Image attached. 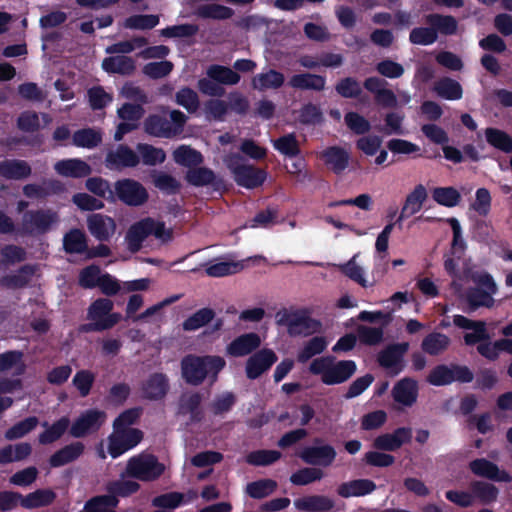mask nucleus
I'll use <instances>...</instances> for the list:
<instances>
[{"instance_id":"1","label":"nucleus","mask_w":512,"mask_h":512,"mask_svg":"<svg viewBox=\"0 0 512 512\" xmlns=\"http://www.w3.org/2000/svg\"><path fill=\"white\" fill-rule=\"evenodd\" d=\"M225 366V359L218 355L188 354L180 362L181 376L191 386H199L206 379L213 385Z\"/></svg>"},{"instance_id":"2","label":"nucleus","mask_w":512,"mask_h":512,"mask_svg":"<svg viewBox=\"0 0 512 512\" xmlns=\"http://www.w3.org/2000/svg\"><path fill=\"white\" fill-rule=\"evenodd\" d=\"M312 375H319L328 386L347 382L357 371L353 360H338L334 356H322L312 360L308 368Z\"/></svg>"},{"instance_id":"3","label":"nucleus","mask_w":512,"mask_h":512,"mask_svg":"<svg viewBox=\"0 0 512 512\" xmlns=\"http://www.w3.org/2000/svg\"><path fill=\"white\" fill-rule=\"evenodd\" d=\"M187 119L180 110L169 111L162 107V113L150 114L145 118L143 128L150 136L172 139L182 134Z\"/></svg>"},{"instance_id":"4","label":"nucleus","mask_w":512,"mask_h":512,"mask_svg":"<svg viewBox=\"0 0 512 512\" xmlns=\"http://www.w3.org/2000/svg\"><path fill=\"white\" fill-rule=\"evenodd\" d=\"M114 303L108 298H98L93 301L87 311L89 323L82 324L80 332H102L113 328L122 318L120 313L112 312Z\"/></svg>"},{"instance_id":"5","label":"nucleus","mask_w":512,"mask_h":512,"mask_svg":"<svg viewBox=\"0 0 512 512\" xmlns=\"http://www.w3.org/2000/svg\"><path fill=\"white\" fill-rule=\"evenodd\" d=\"M150 235L167 241L171 239L172 232L166 230L164 222L145 217L133 223L126 232L125 240L129 251L132 253L138 252L142 248L144 240Z\"/></svg>"},{"instance_id":"6","label":"nucleus","mask_w":512,"mask_h":512,"mask_svg":"<svg viewBox=\"0 0 512 512\" xmlns=\"http://www.w3.org/2000/svg\"><path fill=\"white\" fill-rule=\"evenodd\" d=\"M225 164L240 187L255 189L262 186L267 179L268 174L264 169L245 163L240 154L228 156Z\"/></svg>"},{"instance_id":"7","label":"nucleus","mask_w":512,"mask_h":512,"mask_svg":"<svg viewBox=\"0 0 512 512\" xmlns=\"http://www.w3.org/2000/svg\"><path fill=\"white\" fill-rule=\"evenodd\" d=\"M474 282L476 286L467 288L464 294L469 312L476 311L481 307L492 308L495 303L493 296L498 291L493 276L488 272H483L474 278Z\"/></svg>"},{"instance_id":"8","label":"nucleus","mask_w":512,"mask_h":512,"mask_svg":"<svg viewBox=\"0 0 512 512\" xmlns=\"http://www.w3.org/2000/svg\"><path fill=\"white\" fill-rule=\"evenodd\" d=\"M164 471V464L160 463L155 455L146 453L131 457L126 466V473L129 477L143 482L159 479Z\"/></svg>"},{"instance_id":"9","label":"nucleus","mask_w":512,"mask_h":512,"mask_svg":"<svg viewBox=\"0 0 512 512\" xmlns=\"http://www.w3.org/2000/svg\"><path fill=\"white\" fill-rule=\"evenodd\" d=\"M474 379L473 372L465 365L445 364L435 366L427 376V382L433 386H445L455 381L470 383Z\"/></svg>"},{"instance_id":"10","label":"nucleus","mask_w":512,"mask_h":512,"mask_svg":"<svg viewBox=\"0 0 512 512\" xmlns=\"http://www.w3.org/2000/svg\"><path fill=\"white\" fill-rule=\"evenodd\" d=\"M118 199L130 207L144 205L149 199V193L142 183L135 179L123 178L114 183V200Z\"/></svg>"},{"instance_id":"11","label":"nucleus","mask_w":512,"mask_h":512,"mask_svg":"<svg viewBox=\"0 0 512 512\" xmlns=\"http://www.w3.org/2000/svg\"><path fill=\"white\" fill-rule=\"evenodd\" d=\"M57 220V213L50 209L28 210L22 217L21 233L29 236L46 234Z\"/></svg>"},{"instance_id":"12","label":"nucleus","mask_w":512,"mask_h":512,"mask_svg":"<svg viewBox=\"0 0 512 512\" xmlns=\"http://www.w3.org/2000/svg\"><path fill=\"white\" fill-rule=\"evenodd\" d=\"M322 443V438H314V445L304 447L298 454L299 458L312 466L329 467L335 461L337 453L332 445Z\"/></svg>"},{"instance_id":"13","label":"nucleus","mask_w":512,"mask_h":512,"mask_svg":"<svg viewBox=\"0 0 512 512\" xmlns=\"http://www.w3.org/2000/svg\"><path fill=\"white\" fill-rule=\"evenodd\" d=\"M106 419V413L98 409H88L72 423L69 434L74 438H83L97 432Z\"/></svg>"},{"instance_id":"14","label":"nucleus","mask_w":512,"mask_h":512,"mask_svg":"<svg viewBox=\"0 0 512 512\" xmlns=\"http://www.w3.org/2000/svg\"><path fill=\"white\" fill-rule=\"evenodd\" d=\"M142 439L143 432L139 429H114V432L108 438V453L112 458H118L126 451L137 446Z\"/></svg>"},{"instance_id":"15","label":"nucleus","mask_w":512,"mask_h":512,"mask_svg":"<svg viewBox=\"0 0 512 512\" xmlns=\"http://www.w3.org/2000/svg\"><path fill=\"white\" fill-rule=\"evenodd\" d=\"M408 350V342L389 344L378 353L377 362L382 368L397 375L404 370V356Z\"/></svg>"},{"instance_id":"16","label":"nucleus","mask_w":512,"mask_h":512,"mask_svg":"<svg viewBox=\"0 0 512 512\" xmlns=\"http://www.w3.org/2000/svg\"><path fill=\"white\" fill-rule=\"evenodd\" d=\"M277 360V354L270 348H262L256 351L246 361V377L250 380L258 379L269 371Z\"/></svg>"},{"instance_id":"17","label":"nucleus","mask_w":512,"mask_h":512,"mask_svg":"<svg viewBox=\"0 0 512 512\" xmlns=\"http://www.w3.org/2000/svg\"><path fill=\"white\" fill-rule=\"evenodd\" d=\"M140 163V157L129 146L119 144L116 149L106 153L104 165L112 171H120L124 168H133Z\"/></svg>"},{"instance_id":"18","label":"nucleus","mask_w":512,"mask_h":512,"mask_svg":"<svg viewBox=\"0 0 512 512\" xmlns=\"http://www.w3.org/2000/svg\"><path fill=\"white\" fill-rule=\"evenodd\" d=\"M453 323L456 327L472 330V332L465 333L464 342L468 346H473L477 343H482L483 341H488L490 339V335L487 331L486 322L483 320H472L463 315H454Z\"/></svg>"},{"instance_id":"19","label":"nucleus","mask_w":512,"mask_h":512,"mask_svg":"<svg viewBox=\"0 0 512 512\" xmlns=\"http://www.w3.org/2000/svg\"><path fill=\"white\" fill-rule=\"evenodd\" d=\"M412 440V429L410 427H398L392 433H384L377 436L373 441V447L380 451H396L404 444Z\"/></svg>"},{"instance_id":"20","label":"nucleus","mask_w":512,"mask_h":512,"mask_svg":"<svg viewBox=\"0 0 512 512\" xmlns=\"http://www.w3.org/2000/svg\"><path fill=\"white\" fill-rule=\"evenodd\" d=\"M318 157L323 161L326 168L335 175H342L349 166L350 155L341 146H329L322 150Z\"/></svg>"},{"instance_id":"21","label":"nucleus","mask_w":512,"mask_h":512,"mask_svg":"<svg viewBox=\"0 0 512 512\" xmlns=\"http://www.w3.org/2000/svg\"><path fill=\"white\" fill-rule=\"evenodd\" d=\"M87 228L95 239L106 242L115 234L116 222L108 215L92 213L87 217Z\"/></svg>"},{"instance_id":"22","label":"nucleus","mask_w":512,"mask_h":512,"mask_svg":"<svg viewBox=\"0 0 512 512\" xmlns=\"http://www.w3.org/2000/svg\"><path fill=\"white\" fill-rule=\"evenodd\" d=\"M169 379L166 374L155 372L142 383V397L150 401H159L166 397L169 391Z\"/></svg>"},{"instance_id":"23","label":"nucleus","mask_w":512,"mask_h":512,"mask_svg":"<svg viewBox=\"0 0 512 512\" xmlns=\"http://www.w3.org/2000/svg\"><path fill=\"white\" fill-rule=\"evenodd\" d=\"M470 471L479 477L498 482H511L512 476L505 470H500L497 464L486 459L477 458L469 463Z\"/></svg>"},{"instance_id":"24","label":"nucleus","mask_w":512,"mask_h":512,"mask_svg":"<svg viewBox=\"0 0 512 512\" xmlns=\"http://www.w3.org/2000/svg\"><path fill=\"white\" fill-rule=\"evenodd\" d=\"M186 181L195 187L211 186L215 191L224 189L225 183L208 167L189 168L185 175Z\"/></svg>"},{"instance_id":"25","label":"nucleus","mask_w":512,"mask_h":512,"mask_svg":"<svg viewBox=\"0 0 512 512\" xmlns=\"http://www.w3.org/2000/svg\"><path fill=\"white\" fill-rule=\"evenodd\" d=\"M418 393V382L411 377H404L396 382L391 391L393 400L405 407H411L416 403Z\"/></svg>"},{"instance_id":"26","label":"nucleus","mask_w":512,"mask_h":512,"mask_svg":"<svg viewBox=\"0 0 512 512\" xmlns=\"http://www.w3.org/2000/svg\"><path fill=\"white\" fill-rule=\"evenodd\" d=\"M54 169L57 174L69 178H85L92 173L91 166L80 158H69L59 160L55 163Z\"/></svg>"},{"instance_id":"27","label":"nucleus","mask_w":512,"mask_h":512,"mask_svg":"<svg viewBox=\"0 0 512 512\" xmlns=\"http://www.w3.org/2000/svg\"><path fill=\"white\" fill-rule=\"evenodd\" d=\"M261 345L260 336L254 332L246 333L232 340L227 348V354L233 357H243L251 354Z\"/></svg>"},{"instance_id":"28","label":"nucleus","mask_w":512,"mask_h":512,"mask_svg":"<svg viewBox=\"0 0 512 512\" xmlns=\"http://www.w3.org/2000/svg\"><path fill=\"white\" fill-rule=\"evenodd\" d=\"M37 270V264H24L15 273L3 276L1 284L8 289L25 288L30 284Z\"/></svg>"},{"instance_id":"29","label":"nucleus","mask_w":512,"mask_h":512,"mask_svg":"<svg viewBox=\"0 0 512 512\" xmlns=\"http://www.w3.org/2000/svg\"><path fill=\"white\" fill-rule=\"evenodd\" d=\"M84 449V444L79 441L65 445L50 456L49 465L58 468L72 463L84 453Z\"/></svg>"},{"instance_id":"30","label":"nucleus","mask_w":512,"mask_h":512,"mask_svg":"<svg viewBox=\"0 0 512 512\" xmlns=\"http://www.w3.org/2000/svg\"><path fill=\"white\" fill-rule=\"evenodd\" d=\"M32 173L31 166L25 160L5 159L0 162V176L8 180H23Z\"/></svg>"},{"instance_id":"31","label":"nucleus","mask_w":512,"mask_h":512,"mask_svg":"<svg viewBox=\"0 0 512 512\" xmlns=\"http://www.w3.org/2000/svg\"><path fill=\"white\" fill-rule=\"evenodd\" d=\"M376 489V484L370 479H355L340 484L337 493L343 498L361 497L371 494Z\"/></svg>"},{"instance_id":"32","label":"nucleus","mask_w":512,"mask_h":512,"mask_svg":"<svg viewBox=\"0 0 512 512\" xmlns=\"http://www.w3.org/2000/svg\"><path fill=\"white\" fill-rule=\"evenodd\" d=\"M294 506L305 512H326L332 510L335 503L324 495H310L294 500Z\"/></svg>"},{"instance_id":"33","label":"nucleus","mask_w":512,"mask_h":512,"mask_svg":"<svg viewBox=\"0 0 512 512\" xmlns=\"http://www.w3.org/2000/svg\"><path fill=\"white\" fill-rule=\"evenodd\" d=\"M288 84L294 89L320 92L325 89L326 78L319 74L299 73L294 74Z\"/></svg>"},{"instance_id":"34","label":"nucleus","mask_w":512,"mask_h":512,"mask_svg":"<svg viewBox=\"0 0 512 512\" xmlns=\"http://www.w3.org/2000/svg\"><path fill=\"white\" fill-rule=\"evenodd\" d=\"M46 429L38 436V441L41 445H49L58 441L69 429L70 419L68 416H62L51 425L48 422L42 424Z\"/></svg>"},{"instance_id":"35","label":"nucleus","mask_w":512,"mask_h":512,"mask_svg":"<svg viewBox=\"0 0 512 512\" xmlns=\"http://www.w3.org/2000/svg\"><path fill=\"white\" fill-rule=\"evenodd\" d=\"M13 369V376L20 377L25 374L27 365L24 353L21 350H7L0 354V373Z\"/></svg>"},{"instance_id":"36","label":"nucleus","mask_w":512,"mask_h":512,"mask_svg":"<svg viewBox=\"0 0 512 512\" xmlns=\"http://www.w3.org/2000/svg\"><path fill=\"white\" fill-rule=\"evenodd\" d=\"M102 68L107 73L129 76L134 73L136 65L132 57L118 55L106 57L102 62Z\"/></svg>"},{"instance_id":"37","label":"nucleus","mask_w":512,"mask_h":512,"mask_svg":"<svg viewBox=\"0 0 512 512\" xmlns=\"http://www.w3.org/2000/svg\"><path fill=\"white\" fill-rule=\"evenodd\" d=\"M450 343L451 340L446 334L433 331L423 338L421 349L430 356H438L449 348Z\"/></svg>"},{"instance_id":"38","label":"nucleus","mask_w":512,"mask_h":512,"mask_svg":"<svg viewBox=\"0 0 512 512\" xmlns=\"http://www.w3.org/2000/svg\"><path fill=\"white\" fill-rule=\"evenodd\" d=\"M424 19L428 25L435 29L437 37L439 33L445 36H450L457 32L458 22L456 18L451 15L431 13L425 15Z\"/></svg>"},{"instance_id":"39","label":"nucleus","mask_w":512,"mask_h":512,"mask_svg":"<svg viewBox=\"0 0 512 512\" xmlns=\"http://www.w3.org/2000/svg\"><path fill=\"white\" fill-rule=\"evenodd\" d=\"M433 91L445 100H459L463 96L461 84L450 77H442L437 80L433 85Z\"/></svg>"},{"instance_id":"40","label":"nucleus","mask_w":512,"mask_h":512,"mask_svg":"<svg viewBox=\"0 0 512 512\" xmlns=\"http://www.w3.org/2000/svg\"><path fill=\"white\" fill-rule=\"evenodd\" d=\"M474 501L477 499L482 505H490L497 501L499 489L492 483L485 481H473L470 484Z\"/></svg>"},{"instance_id":"41","label":"nucleus","mask_w":512,"mask_h":512,"mask_svg":"<svg viewBox=\"0 0 512 512\" xmlns=\"http://www.w3.org/2000/svg\"><path fill=\"white\" fill-rule=\"evenodd\" d=\"M193 14L201 19L226 20L234 15L232 8L217 4H203L196 7Z\"/></svg>"},{"instance_id":"42","label":"nucleus","mask_w":512,"mask_h":512,"mask_svg":"<svg viewBox=\"0 0 512 512\" xmlns=\"http://www.w3.org/2000/svg\"><path fill=\"white\" fill-rule=\"evenodd\" d=\"M102 133L95 128H81L72 135V144L76 147L93 149L102 143Z\"/></svg>"},{"instance_id":"43","label":"nucleus","mask_w":512,"mask_h":512,"mask_svg":"<svg viewBox=\"0 0 512 512\" xmlns=\"http://www.w3.org/2000/svg\"><path fill=\"white\" fill-rule=\"evenodd\" d=\"M56 493L51 489H37L34 492L22 495L21 506L26 509L45 507L54 502Z\"/></svg>"},{"instance_id":"44","label":"nucleus","mask_w":512,"mask_h":512,"mask_svg":"<svg viewBox=\"0 0 512 512\" xmlns=\"http://www.w3.org/2000/svg\"><path fill=\"white\" fill-rule=\"evenodd\" d=\"M286 323L289 327L290 333H293L295 328H302L305 331V334H311L318 332L321 328V322L317 319H314L305 313H293L287 316Z\"/></svg>"},{"instance_id":"45","label":"nucleus","mask_w":512,"mask_h":512,"mask_svg":"<svg viewBox=\"0 0 512 512\" xmlns=\"http://www.w3.org/2000/svg\"><path fill=\"white\" fill-rule=\"evenodd\" d=\"M335 91L342 98L364 101V98H361L363 94L361 83L355 77L348 76L338 80L335 84Z\"/></svg>"},{"instance_id":"46","label":"nucleus","mask_w":512,"mask_h":512,"mask_svg":"<svg viewBox=\"0 0 512 512\" xmlns=\"http://www.w3.org/2000/svg\"><path fill=\"white\" fill-rule=\"evenodd\" d=\"M487 143L493 148L500 150L504 153L512 152V137L505 131L488 127L484 131Z\"/></svg>"},{"instance_id":"47","label":"nucleus","mask_w":512,"mask_h":512,"mask_svg":"<svg viewBox=\"0 0 512 512\" xmlns=\"http://www.w3.org/2000/svg\"><path fill=\"white\" fill-rule=\"evenodd\" d=\"M284 81L283 73L270 69L265 73L256 75L252 80V84L255 89L264 91L267 89H278L284 84Z\"/></svg>"},{"instance_id":"48","label":"nucleus","mask_w":512,"mask_h":512,"mask_svg":"<svg viewBox=\"0 0 512 512\" xmlns=\"http://www.w3.org/2000/svg\"><path fill=\"white\" fill-rule=\"evenodd\" d=\"M215 315L212 308H201L185 319L182 327L185 331H196L213 321Z\"/></svg>"},{"instance_id":"49","label":"nucleus","mask_w":512,"mask_h":512,"mask_svg":"<svg viewBox=\"0 0 512 512\" xmlns=\"http://www.w3.org/2000/svg\"><path fill=\"white\" fill-rule=\"evenodd\" d=\"M63 246L65 251L70 254H82L88 249L86 236L79 229H72L65 234Z\"/></svg>"},{"instance_id":"50","label":"nucleus","mask_w":512,"mask_h":512,"mask_svg":"<svg viewBox=\"0 0 512 512\" xmlns=\"http://www.w3.org/2000/svg\"><path fill=\"white\" fill-rule=\"evenodd\" d=\"M328 342L324 336H315L308 340L303 348L298 352L297 360L299 363H306L312 357L324 352Z\"/></svg>"},{"instance_id":"51","label":"nucleus","mask_w":512,"mask_h":512,"mask_svg":"<svg viewBox=\"0 0 512 512\" xmlns=\"http://www.w3.org/2000/svg\"><path fill=\"white\" fill-rule=\"evenodd\" d=\"M207 75L212 80L224 85H236L240 81V75L229 67L222 65H211Z\"/></svg>"},{"instance_id":"52","label":"nucleus","mask_w":512,"mask_h":512,"mask_svg":"<svg viewBox=\"0 0 512 512\" xmlns=\"http://www.w3.org/2000/svg\"><path fill=\"white\" fill-rule=\"evenodd\" d=\"M85 186L92 194L107 201L114 202V188H111L108 180L99 176L89 177L85 182Z\"/></svg>"},{"instance_id":"53","label":"nucleus","mask_w":512,"mask_h":512,"mask_svg":"<svg viewBox=\"0 0 512 512\" xmlns=\"http://www.w3.org/2000/svg\"><path fill=\"white\" fill-rule=\"evenodd\" d=\"M273 146L279 153L289 158H296L301 153L299 142L294 133L277 138L274 140Z\"/></svg>"},{"instance_id":"54","label":"nucleus","mask_w":512,"mask_h":512,"mask_svg":"<svg viewBox=\"0 0 512 512\" xmlns=\"http://www.w3.org/2000/svg\"><path fill=\"white\" fill-rule=\"evenodd\" d=\"M39 424V419L36 416H29L5 431V439L12 441L20 439L33 431Z\"/></svg>"},{"instance_id":"55","label":"nucleus","mask_w":512,"mask_h":512,"mask_svg":"<svg viewBox=\"0 0 512 512\" xmlns=\"http://www.w3.org/2000/svg\"><path fill=\"white\" fill-rule=\"evenodd\" d=\"M174 160L177 164L192 167L203 163V155L189 146H179L173 153Z\"/></svg>"},{"instance_id":"56","label":"nucleus","mask_w":512,"mask_h":512,"mask_svg":"<svg viewBox=\"0 0 512 512\" xmlns=\"http://www.w3.org/2000/svg\"><path fill=\"white\" fill-rule=\"evenodd\" d=\"M427 198L426 188L422 184H418L415 188L406 196L402 209L409 215H414L419 212L422 208L423 203Z\"/></svg>"},{"instance_id":"57","label":"nucleus","mask_w":512,"mask_h":512,"mask_svg":"<svg viewBox=\"0 0 512 512\" xmlns=\"http://www.w3.org/2000/svg\"><path fill=\"white\" fill-rule=\"evenodd\" d=\"M137 151L140 153L142 162L148 166L161 164L166 160L165 151L162 148L154 147L151 144L139 143Z\"/></svg>"},{"instance_id":"58","label":"nucleus","mask_w":512,"mask_h":512,"mask_svg":"<svg viewBox=\"0 0 512 512\" xmlns=\"http://www.w3.org/2000/svg\"><path fill=\"white\" fill-rule=\"evenodd\" d=\"M277 488V482L272 479H261L250 482L246 487L247 494L253 499H263L271 495Z\"/></svg>"},{"instance_id":"59","label":"nucleus","mask_w":512,"mask_h":512,"mask_svg":"<svg viewBox=\"0 0 512 512\" xmlns=\"http://www.w3.org/2000/svg\"><path fill=\"white\" fill-rule=\"evenodd\" d=\"M282 457L281 452L277 450H256L246 456V462L253 466H269Z\"/></svg>"},{"instance_id":"60","label":"nucleus","mask_w":512,"mask_h":512,"mask_svg":"<svg viewBox=\"0 0 512 512\" xmlns=\"http://www.w3.org/2000/svg\"><path fill=\"white\" fill-rule=\"evenodd\" d=\"M435 202L445 207H454L459 204L461 195L454 187H437L432 191Z\"/></svg>"},{"instance_id":"61","label":"nucleus","mask_w":512,"mask_h":512,"mask_svg":"<svg viewBox=\"0 0 512 512\" xmlns=\"http://www.w3.org/2000/svg\"><path fill=\"white\" fill-rule=\"evenodd\" d=\"M323 471L316 467H305L297 470L290 476L293 485L305 486L322 479Z\"/></svg>"},{"instance_id":"62","label":"nucleus","mask_w":512,"mask_h":512,"mask_svg":"<svg viewBox=\"0 0 512 512\" xmlns=\"http://www.w3.org/2000/svg\"><path fill=\"white\" fill-rule=\"evenodd\" d=\"M383 337V327H370L366 325H359L357 327V338L363 345H378L383 341Z\"/></svg>"},{"instance_id":"63","label":"nucleus","mask_w":512,"mask_h":512,"mask_svg":"<svg viewBox=\"0 0 512 512\" xmlns=\"http://www.w3.org/2000/svg\"><path fill=\"white\" fill-rule=\"evenodd\" d=\"M437 39L436 31L430 25L428 27H415L409 34V41L414 45H432Z\"/></svg>"},{"instance_id":"64","label":"nucleus","mask_w":512,"mask_h":512,"mask_svg":"<svg viewBox=\"0 0 512 512\" xmlns=\"http://www.w3.org/2000/svg\"><path fill=\"white\" fill-rule=\"evenodd\" d=\"M346 126L357 135H364L371 130L370 122L357 112H347L344 116Z\"/></svg>"}]
</instances>
